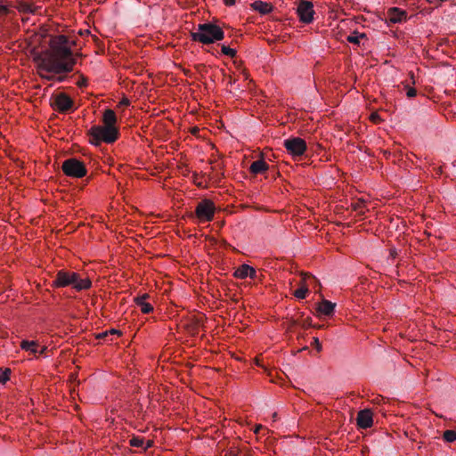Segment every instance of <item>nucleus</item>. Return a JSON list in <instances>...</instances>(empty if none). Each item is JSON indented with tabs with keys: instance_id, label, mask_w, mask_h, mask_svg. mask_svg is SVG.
I'll return each instance as SVG.
<instances>
[{
	"instance_id": "nucleus-21",
	"label": "nucleus",
	"mask_w": 456,
	"mask_h": 456,
	"mask_svg": "<svg viewBox=\"0 0 456 456\" xmlns=\"http://www.w3.org/2000/svg\"><path fill=\"white\" fill-rule=\"evenodd\" d=\"M130 445L133 447L143 448L145 441L144 438L140 436H134L130 442Z\"/></svg>"
},
{
	"instance_id": "nucleus-7",
	"label": "nucleus",
	"mask_w": 456,
	"mask_h": 456,
	"mask_svg": "<svg viewBox=\"0 0 456 456\" xmlns=\"http://www.w3.org/2000/svg\"><path fill=\"white\" fill-rule=\"evenodd\" d=\"M283 146L293 158L301 157L307 150L305 141L300 137H289L284 140Z\"/></svg>"
},
{
	"instance_id": "nucleus-14",
	"label": "nucleus",
	"mask_w": 456,
	"mask_h": 456,
	"mask_svg": "<svg viewBox=\"0 0 456 456\" xmlns=\"http://www.w3.org/2000/svg\"><path fill=\"white\" fill-rule=\"evenodd\" d=\"M268 169L269 166L264 159L256 160L249 167V172L254 175L264 174Z\"/></svg>"
},
{
	"instance_id": "nucleus-8",
	"label": "nucleus",
	"mask_w": 456,
	"mask_h": 456,
	"mask_svg": "<svg viewBox=\"0 0 456 456\" xmlns=\"http://www.w3.org/2000/svg\"><path fill=\"white\" fill-rule=\"evenodd\" d=\"M297 13L299 17V20L309 24L314 20V4L308 0H298L297 2Z\"/></svg>"
},
{
	"instance_id": "nucleus-3",
	"label": "nucleus",
	"mask_w": 456,
	"mask_h": 456,
	"mask_svg": "<svg viewBox=\"0 0 456 456\" xmlns=\"http://www.w3.org/2000/svg\"><path fill=\"white\" fill-rule=\"evenodd\" d=\"M53 287L64 288L71 286L77 291L88 289L92 286L89 279H81L79 274L75 272L60 270L57 272L52 283Z\"/></svg>"
},
{
	"instance_id": "nucleus-32",
	"label": "nucleus",
	"mask_w": 456,
	"mask_h": 456,
	"mask_svg": "<svg viewBox=\"0 0 456 456\" xmlns=\"http://www.w3.org/2000/svg\"><path fill=\"white\" fill-rule=\"evenodd\" d=\"M311 322H312V319H311V318H307V319L304 322V323H303V327H305H305L311 326V325H312V324H311Z\"/></svg>"
},
{
	"instance_id": "nucleus-29",
	"label": "nucleus",
	"mask_w": 456,
	"mask_h": 456,
	"mask_svg": "<svg viewBox=\"0 0 456 456\" xmlns=\"http://www.w3.org/2000/svg\"><path fill=\"white\" fill-rule=\"evenodd\" d=\"M9 12V9L6 5H0V13L6 15Z\"/></svg>"
},
{
	"instance_id": "nucleus-33",
	"label": "nucleus",
	"mask_w": 456,
	"mask_h": 456,
	"mask_svg": "<svg viewBox=\"0 0 456 456\" xmlns=\"http://www.w3.org/2000/svg\"><path fill=\"white\" fill-rule=\"evenodd\" d=\"M152 444H153V442L151 441V440H148V441L145 442L143 448L146 450V449L151 447Z\"/></svg>"
},
{
	"instance_id": "nucleus-36",
	"label": "nucleus",
	"mask_w": 456,
	"mask_h": 456,
	"mask_svg": "<svg viewBox=\"0 0 456 456\" xmlns=\"http://www.w3.org/2000/svg\"><path fill=\"white\" fill-rule=\"evenodd\" d=\"M226 5H233L235 4V0H224Z\"/></svg>"
},
{
	"instance_id": "nucleus-39",
	"label": "nucleus",
	"mask_w": 456,
	"mask_h": 456,
	"mask_svg": "<svg viewBox=\"0 0 456 456\" xmlns=\"http://www.w3.org/2000/svg\"><path fill=\"white\" fill-rule=\"evenodd\" d=\"M262 428H263V427H262L261 425L256 426V428H255V431H254V432H255L256 434H258L259 430H260V429H262Z\"/></svg>"
},
{
	"instance_id": "nucleus-28",
	"label": "nucleus",
	"mask_w": 456,
	"mask_h": 456,
	"mask_svg": "<svg viewBox=\"0 0 456 456\" xmlns=\"http://www.w3.org/2000/svg\"><path fill=\"white\" fill-rule=\"evenodd\" d=\"M312 345L316 348V350L318 352H320L322 350L321 342L319 341V339L317 338H314V341H313Z\"/></svg>"
},
{
	"instance_id": "nucleus-24",
	"label": "nucleus",
	"mask_w": 456,
	"mask_h": 456,
	"mask_svg": "<svg viewBox=\"0 0 456 456\" xmlns=\"http://www.w3.org/2000/svg\"><path fill=\"white\" fill-rule=\"evenodd\" d=\"M11 370L10 369L2 370L0 369V382L5 383L9 379Z\"/></svg>"
},
{
	"instance_id": "nucleus-42",
	"label": "nucleus",
	"mask_w": 456,
	"mask_h": 456,
	"mask_svg": "<svg viewBox=\"0 0 456 456\" xmlns=\"http://www.w3.org/2000/svg\"><path fill=\"white\" fill-rule=\"evenodd\" d=\"M183 72H184V74H185L186 76H189V75H190V70L184 69V70H183Z\"/></svg>"
},
{
	"instance_id": "nucleus-26",
	"label": "nucleus",
	"mask_w": 456,
	"mask_h": 456,
	"mask_svg": "<svg viewBox=\"0 0 456 456\" xmlns=\"http://www.w3.org/2000/svg\"><path fill=\"white\" fill-rule=\"evenodd\" d=\"M76 84L79 87H84V86H86L87 80L84 76H81L80 80H78Z\"/></svg>"
},
{
	"instance_id": "nucleus-27",
	"label": "nucleus",
	"mask_w": 456,
	"mask_h": 456,
	"mask_svg": "<svg viewBox=\"0 0 456 456\" xmlns=\"http://www.w3.org/2000/svg\"><path fill=\"white\" fill-rule=\"evenodd\" d=\"M195 69L200 72V73H203V72H207L208 71V68L206 65L204 64H197L195 65Z\"/></svg>"
},
{
	"instance_id": "nucleus-22",
	"label": "nucleus",
	"mask_w": 456,
	"mask_h": 456,
	"mask_svg": "<svg viewBox=\"0 0 456 456\" xmlns=\"http://www.w3.org/2000/svg\"><path fill=\"white\" fill-rule=\"evenodd\" d=\"M443 438L444 441L448 443H452L456 441V431L454 430H445L443 435Z\"/></svg>"
},
{
	"instance_id": "nucleus-35",
	"label": "nucleus",
	"mask_w": 456,
	"mask_h": 456,
	"mask_svg": "<svg viewBox=\"0 0 456 456\" xmlns=\"http://www.w3.org/2000/svg\"><path fill=\"white\" fill-rule=\"evenodd\" d=\"M225 456H239V454L235 451H230L229 452L226 453Z\"/></svg>"
},
{
	"instance_id": "nucleus-18",
	"label": "nucleus",
	"mask_w": 456,
	"mask_h": 456,
	"mask_svg": "<svg viewBox=\"0 0 456 456\" xmlns=\"http://www.w3.org/2000/svg\"><path fill=\"white\" fill-rule=\"evenodd\" d=\"M38 344L36 341H28L22 340L20 343V347L23 350L29 351L32 354H37Z\"/></svg>"
},
{
	"instance_id": "nucleus-41",
	"label": "nucleus",
	"mask_w": 456,
	"mask_h": 456,
	"mask_svg": "<svg viewBox=\"0 0 456 456\" xmlns=\"http://www.w3.org/2000/svg\"><path fill=\"white\" fill-rule=\"evenodd\" d=\"M45 350H46V347H45V346H44V347L40 350L39 354H44V352H45Z\"/></svg>"
},
{
	"instance_id": "nucleus-25",
	"label": "nucleus",
	"mask_w": 456,
	"mask_h": 456,
	"mask_svg": "<svg viewBox=\"0 0 456 456\" xmlns=\"http://www.w3.org/2000/svg\"><path fill=\"white\" fill-rule=\"evenodd\" d=\"M416 94H417V91H416V89H415V88H413V87H408V88H407L406 95H407L409 98H412V97H414Z\"/></svg>"
},
{
	"instance_id": "nucleus-30",
	"label": "nucleus",
	"mask_w": 456,
	"mask_h": 456,
	"mask_svg": "<svg viewBox=\"0 0 456 456\" xmlns=\"http://www.w3.org/2000/svg\"><path fill=\"white\" fill-rule=\"evenodd\" d=\"M248 277H250L251 279L256 278V271L253 267H251V271H248Z\"/></svg>"
},
{
	"instance_id": "nucleus-11",
	"label": "nucleus",
	"mask_w": 456,
	"mask_h": 456,
	"mask_svg": "<svg viewBox=\"0 0 456 456\" xmlns=\"http://www.w3.org/2000/svg\"><path fill=\"white\" fill-rule=\"evenodd\" d=\"M357 425L359 428L366 429L372 426V412L369 409L362 410L357 414Z\"/></svg>"
},
{
	"instance_id": "nucleus-17",
	"label": "nucleus",
	"mask_w": 456,
	"mask_h": 456,
	"mask_svg": "<svg viewBox=\"0 0 456 456\" xmlns=\"http://www.w3.org/2000/svg\"><path fill=\"white\" fill-rule=\"evenodd\" d=\"M248 271H251V266L248 265H241L234 272V276L239 279H245L248 275Z\"/></svg>"
},
{
	"instance_id": "nucleus-1",
	"label": "nucleus",
	"mask_w": 456,
	"mask_h": 456,
	"mask_svg": "<svg viewBox=\"0 0 456 456\" xmlns=\"http://www.w3.org/2000/svg\"><path fill=\"white\" fill-rule=\"evenodd\" d=\"M74 40L65 35L55 36L49 42L50 48L34 57L39 76L48 81L62 83L68 79L77 63L72 46Z\"/></svg>"
},
{
	"instance_id": "nucleus-16",
	"label": "nucleus",
	"mask_w": 456,
	"mask_h": 456,
	"mask_svg": "<svg viewBox=\"0 0 456 456\" xmlns=\"http://www.w3.org/2000/svg\"><path fill=\"white\" fill-rule=\"evenodd\" d=\"M251 6L261 14H268L273 11V5L266 2L255 1Z\"/></svg>"
},
{
	"instance_id": "nucleus-2",
	"label": "nucleus",
	"mask_w": 456,
	"mask_h": 456,
	"mask_svg": "<svg viewBox=\"0 0 456 456\" xmlns=\"http://www.w3.org/2000/svg\"><path fill=\"white\" fill-rule=\"evenodd\" d=\"M103 126H94L88 131L90 135V142L94 145H100L102 142L112 143L118 140L119 132L115 126L117 123V116L114 110L110 109L105 110L102 116Z\"/></svg>"
},
{
	"instance_id": "nucleus-4",
	"label": "nucleus",
	"mask_w": 456,
	"mask_h": 456,
	"mask_svg": "<svg viewBox=\"0 0 456 456\" xmlns=\"http://www.w3.org/2000/svg\"><path fill=\"white\" fill-rule=\"evenodd\" d=\"M191 37L193 41L209 45L224 39V33L219 26L211 22H206L199 24L198 30L191 32Z\"/></svg>"
},
{
	"instance_id": "nucleus-40",
	"label": "nucleus",
	"mask_w": 456,
	"mask_h": 456,
	"mask_svg": "<svg viewBox=\"0 0 456 456\" xmlns=\"http://www.w3.org/2000/svg\"><path fill=\"white\" fill-rule=\"evenodd\" d=\"M361 205H362L361 203H356V204L354 205V209H355V210L360 209Z\"/></svg>"
},
{
	"instance_id": "nucleus-43",
	"label": "nucleus",
	"mask_w": 456,
	"mask_h": 456,
	"mask_svg": "<svg viewBox=\"0 0 456 456\" xmlns=\"http://www.w3.org/2000/svg\"><path fill=\"white\" fill-rule=\"evenodd\" d=\"M107 334H108L107 332L102 333V334L101 335V337H105V336H107Z\"/></svg>"
},
{
	"instance_id": "nucleus-12",
	"label": "nucleus",
	"mask_w": 456,
	"mask_h": 456,
	"mask_svg": "<svg viewBox=\"0 0 456 456\" xmlns=\"http://www.w3.org/2000/svg\"><path fill=\"white\" fill-rule=\"evenodd\" d=\"M336 304L327 299H322L316 307L317 316H331L334 314Z\"/></svg>"
},
{
	"instance_id": "nucleus-13",
	"label": "nucleus",
	"mask_w": 456,
	"mask_h": 456,
	"mask_svg": "<svg viewBox=\"0 0 456 456\" xmlns=\"http://www.w3.org/2000/svg\"><path fill=\"white\" fill-rule=\"evenodd\" d=\"M407 13L399 8L393 7L387 11V19L392 23H399L406 20Z\"/></svg>"
},
{
	"instance_id": "nucleus-6",
	"label": "nucleus",
	"mask_w": 456,
	"mask_h": 456,
	"mask_svg": "<svg viewBox=\"0 0 456 456\" xmlns=\"http://www.w3.org/2000/svg\"><path fill=\"white\" fill-rule=\"evenodd\" d=\"M61 169L66 175L75 178H82L87 173L84 163L75 158L66 159L62 163Z\"/></svg>"
},
{
	"instance_id": "nucleus-19",
	"label": "nucleus",
	"mask_w": 456,
	"mask_h": 456,
	"mask_svg": "<svg viewBox=\"0 0 456 456\" xmlns=\"http://www.w3.org/2000/svg\"><path fill=\"white\" fill-rule=\"evenodd\" d=\"M364 37H365V34L354 31V32H353L351 35H349L347 37V41L349 43H352V44H354V45H359L360 44V40L362 38H364Z\"/></svg>"
},
{
	"instance_id": "nucleus-15",
	"label": "nucleus",
	"mask_w": 456,
	"mask_h": 456,
	"mask_svg": "<svg viewBox=\"0 0 456 456\" xmlns=\"http://www.w3.org/2000/svg\"><path fill=\"white\" fill-rule=\"evenodd\" d=\"M148 297V294H143L134 298V302L143 314H149L153 311V306L150 303L146 302Z\"/></svg>"
},
{
	"instance_id": "nucleus-31",
	"label": "nucleus",
	"mask_w": 456,
	"mask_h": 456,
	"mask_svg": "<svg viewBox=\"0 0 456 456\" xmlns=\"http://www.w3.org/2000/svg\"><path fill=\"white\" fill-rule=\"evenodd\" d=\"M119 104L122 106H128L130 104V102L127 98H123Z\"/></svg>"
},
{
	"instance_id": "nucleus-5",
	"label": "nucleus",
	"mask_w": 456,
	"mask_h": 456,
	"mask_svg": "<svg viewBox=\"0 0 456 456\" xmlns=\"http://www.w3.org/2000/svg\"><path fill=\"white\" fill-rule=\"evenodd\" d=\"M215 213V203L209 199H204L198 202L195 211L188 214V216L196 219L198 223H207L214 219Z\"/></svg>"
},
{
	"instance_id": "nucleus-37",
	"label": "nucleus",
	"mask_w": 456,
	"mask_h": 456,
	"mask_svg": "<svg viewBox=\"0 0 456 456\" xmlns=\"http://www.w3.org/2000/svg\"><path fill=\"white\" fill-rule=\"evenodd\" d=\"M396 255H397V252H396V250H395V249H391V250H390V256H391L392 257H395V256H396Z\"/></svg>"
},
{
	"instance_id": "nucleus-38",
	"label": "nucleus",
	"mask_w": 456,
	"mask_h": 456,
	"mask_svg": "<svg viewBox=\"0 0 456 456\" xmlns=\"http://www.w3.org/2000/svg\"><path fill=\"white\" fill-rule=\"evenodd\" d=\"M110 334H118V335H121V332H120L119 330H114V329H113V330H110Z\"/></svg>"
},
{
	"instance_id": "nucleus-10",
	"label": "nucleus",
	"mask_w": 456,
	"mask_h": 456,
	"mask_svg": "<svg viewBox=\"0 0 456 456\" xmlns=\"http://www.w3.org/2000/svg\"><path fill=\"white\" fill-rule=\"evenodd\" d=\"M302 281H301V287L294 291L293 295L298 298V299H304L306 297L309 289L307 286L305 285V281L307 279L313 280V281L316 284L319 283V281L311 273H302Z\"/></svg>"
},
{
	"instance_id": "nucleus-20",
	"label": "nucleus",
	"mask_w": 456,
	"mask_h": 456,
	"mask_svg": "<svg viewBox=\"0 0 456 456\" xmlns=\"http://www.w3.org/2000/svg\"><path fill=\"white\" fill-rule=\"evenodd\" d=\"M16 8L20 12H24V13H32L35 12L34 9L32 8L31 4L25 3V2H20L17 4Z\"/></svg>"
},
{
	"instance_id": "nucleus-9",
	"label": "nucleus",
	"mask_w": 456,
	"mask_h": 456,
	"mask_svg": "<svg viewBox=\"0 0 456 456\" xmlns=\"http://www.w3.org/2000/svg\"><path fill=\"white\" fill-rule=\"evenodd\" d=\"M52 98L53 99V107L60 112H67L73 107V100L64 93L58 94Z\"/></svg>"
},
{
	"instance_id": "nucleus-34",
	"label": "nucleus",
	"mask_w": 456,
	"mask_h": 456,
	"mask_svg": "<svg viewBox=\"0 0 456 456\" xmlns=\"http://www.w3.org/2000/svg\"><path fill=\"white\" fill-rule=\"evenodd\" d=\"M370 118H371V119H372L373 121H375V122H377L378 120H379V119H380V118H379V115H378L377 113H373V114H371Z\"/></svg>"
},
{
	"instance_id": "nucleus-23",
	"label": "nucleus",
	"mask_w": 456,
	"mask_h": 456,
	"mask_svg": "<svg viewBox=\"0 0 456 456\" xmlns=\"http://www.w3.org/2000/svg\"><path fill=\"white\" fill-rule=\"evenodd\" d=\"M221 52L223 54L227 55L231 58H233L236 56V50L230 48L229 46L224 45H222Z\"/></svg>"
}]
</instances>
